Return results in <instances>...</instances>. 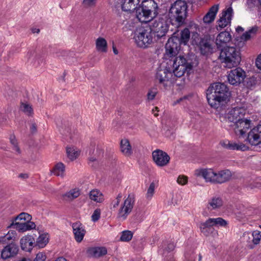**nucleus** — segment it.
<instances>
[{
    "label": "nucleus",
    "mask_w": 261,
    "mask_h": 261,
    "mask_svg": "<svg viewBox=\"0 0 261 261\" xmlns=\"http://www.w3.org/2000/svg\"><path fill=\"white\" fill-rule=\"evenodd\" d=\"M223 204V201L221 198L214 197L208 202V208L218 209L220 208Z\"/></svg>",
    "instance_id": "32"
},
{
    "label": "nucleus",
    "mask_w": 261,
    "mask_h": 261,
    "mask_svg": "<svg viewBox=\"0 0 261 261\" xmlns=\"http://www.w3.org/2000/svg\"><path fill=\"white\" fill-rule=\"evenodd\" d=\"M188 177L184 175H180L177 178V182L181 186L186 185L188 183Z\"/></svg>",
    "instance_id": "49"
},
{
    "label": "nucleus",
    "mask_w": 261,
    "mask_h": 261,
    "mask_svg": "<svg viewBox=\"0 0 261 261\" xmlns=\"http://www.w3.org/2000/svg\"><path fill=\"white\" fill-rule=\"evenodd\" d=\"M150 27L152 32H153L158 38L165 36L169 30L168 22L163 18H159L154 20Z\"/></svg>",
    "instance_id": "10"
},
{
    "label": "nucleus",
    "mask_w": 261,
    "mask_h": 261,
    "mask_svg": "<svg viewBox=\"0 0 261 261\" xmlns=\"http://www.w3.org/2000/svg\"><path fill=\"white\" fill-rule=\"evenodd\" d=\"M158 112H159L158 107H155L154 109L152 110V113H153L154 115L156 117L158 116V114L157 113Z\"/></svg>",
    "instance_id": "60"
},
{
    "label": "nucleus",
    "mask_w": 261,
    "mask_h": 261,
    "mask_svg": "<svg viewBox=\"0 0 261 261\" xmlns=\"http://www.w3.org/2000/svg\"><path fill=\"white\" fill-rule=\"evenodd\" d=\"M20 109L28 115H31L33 114V109L29 104L22 103L20 106Z\"/></svg>",
    "instance_id": "44"
},
{
    "label": "nucleus",
    "mask_w": 261,
    "mask_h": 261,
    "mask_svg": "<svg viewBox=\"0 0 261 261\" xmlns=\"http://www.w3.org/2000/svg\"><path fill=\"white\" fill-rule=\"evenodd\" d=\"M90 199L96 202H102L103 200V196L102 193L97 190H93L89 193Z\"/></svg>",
    "instance_id": "34"
},
{
    "label": "nucleus",
    "mask_w": 261,
    "mask_h": 261,
    "mask_svg": "<svg viewBox=\"0 0 261 261\" xmlns=\"http://www.w3.org/2000/svg\"><path fill=\"white\" fill-rule=\"evenodd\" d=\"M80 195V191L79 189L75 188L70 190L63 194L62 198L63 200L70 202L78 197Z\"/></svg>",
    "instance_id": "27"
},
{
    "label": "nucleus",
    "mask_w": 261,
    "mask_h": 261,
    "mask_svg": "<svg viewBox=\"0 0 261 261\" xmlns=\"http://www.w3.org/2000/svg\"><path fill=\"white\" fill-rule=\"evenodd\" d=\"M10 140L13 147L12 148L14 151L17 154L21 153V150L18 146L17 140H16L15 137L13 135H11L10 137Z\"/></svg>",
    "instance_id": "43"
},
{
    "label": "nucleus",
    "mask_w": 261,
    "mask_h": 261,
    "mask_svg": "<svg viewBox=\"0 0 261 261\" xmlns=\"http://www.w3.org/2000/svg\"><path fill=\"white\" fill-rule=\"evenodd\" d=\"M48 242V237L47 234H42L39 236L36 241V246L39 248H43L45 246Z\"/></svg>",
    "instance_id": "37"
},
{
    "label": "nucleus",
    "mask_w": 261,
    "mask_h": 261,
    "mask_svg": "<svg viewBox=\"0 0 261 261\" xmlns=\"http://www.w3.org/2000/svg\"><path fill=\"white\" fill-rule=\"evenodd\" d=\"M251 237L252 238L251 242L253 244H250L248 245V248L249 249H253L254 245H256L260 243L261 240V231L258 230L252 231Z\"/></svg>",
    "instance_id": "33"
},
{
    "label": "nucleus",
    "mask_w": 261,
    "mask_h": 261,
    "mask_svg": "<svg viewBox=\"0 0 261 261\" xmlns=\"http://www.w3.org/2000/svg\"><path fill=\"white\" fill-rule=\"evenodd\" d=\"M258 27L254 26L248 31L244 33L241 36V39L244 41H247L252 37H253L257 33Z\"/></svg>",
    "instance_id": "35"
},
{
    "label": "nucleus",
    "mask_w": 261,
    "mask_h": 261,
    "mask_svg": "<svg viewBox=\"0 0 261 261\" xmlns=\"http://www.w3.org/2000/svg\"><path fill=\"white\" fill-rule=\"evenodd\" d=\"M96 48L97 51L102 53L107 51V42L102 37L98 38L96 40Z\"/></svg>",
    "instance_id": "31"
},
{
    "label": "nucleus",
    "mask_w": 261,
    "mask_h": 261,
    "mask_svg": "<svg viewBox=\"0 0 261 261\" xmlns=\"http://www.w3.org/2000/svg\"><path fill=\"white\" fill-rule=\"evenodd\" d=\"M218 5L212 6L206 14L204 16L203 20L204 23H209L214 21L216 14L218 11Z\"/></svg>",
    "instance_id": "26"
},
{
    "label": "nucleus",
    "mask_w": 261,
    "mask_h": 261,
    "mask_svg": "<svg viewBox=\"0 0 261 261\" xmlns=\"http://www.w3.org/2000/svg\"><path fill=\"white\" fill-rule=\"evenodd\" d=\"M231 40L230 34L227 31L222 32L219 33L216 39V44L218 48H223L227 43Z\"/></svg>",
    "instance_id": "20"
},
{
    "label": "nucleus",
    "mask_w": 261,
    "mask_h": 261,
    "mask_svg": "<svg viewBox=\"0 0 261 261\" xmlns=\"http://www.w3.org/2000/svg\"><path fill=\"white\" fill-rule=\"evenodd\" d=\"M232 11V9L229 7L225 11L222 12V16L218 21L217 30H220L230 23Z\"/></svg>",
    "instance_id": "18"
},
{
    "label": "nucleus",
    "mask_w": 261,
    "mask_h": 261,
    "mask_svg": "<svg viewBox=\"0 0 261 261\" xmlns=\"http://www.w3.org/2000/svg\"><path fill=\"white\" fill-rule=\"evenodd\" d=\"M167 64L169 67H171V70L174 74V76L177 77H181L185 73L189 74L193 67L191 61L181 56L170 59Z\"/></svg>",
    "instance_id": "5"
},
{
    "label": "nucleus",
    "mask_w": 261,
    "mask_h": 261,
    "mask_svg": "<svg viewBox=\"0 0 261 261\" xmlns=\"http://www.w3.org/2000/svg\"><path fill=\"white\" fill-rule=\"evenodd\" d=\"M190 36V31L188 28L184 29L180 32V38L179 39L180 44H186L189 40Z\"/></svg>",
    "instance_id": "38"
},
{
    "label": "nucleus",
    "mask_w": 261,
    "mask_h": 261,
    "mask_svg": "<svg viewBox=\"0 0 261 261\" xmlns=\"http://www.w3.org/2000/svg\"><path fill=\"white\" fill-rule=\"evenodd\" d=\"M30 130L32 133H35L37 132V125L35 122H32L31 123Z\"/></svg>",
    "instance_id": "56"
},
{
    "label": "nucleus",
    "mask_w": 261,
    "mask_h": 261,
    "mask_svg": "<svg viewBox=\"0 0 261 261\" xmlns=\"http://www.w3.org/2000/svg\"><path fill=\"white\" fill-rule=\"evenodd\" d=\"M6 120H7V118L5 117H3L2 118V120H0V122H1V123H2L6 121Z\"/></svg>",
    "instance_id": "64"
},
{
    "label": "nucleus",
    "mask_w": 261,
    "mask_h": 261,
    "mask_svg": "<svg viewBox=\"0 0 261 261\" xmlns=\"http://www.w3.org/2000/svg\"><path fill=\"white\" fill-rule=\"evenodd\" d=\"M179 38L172 37L169 38L165 45V56L166 58L174 57L180 50Z\"/></svg>",
    "instance_id": "11"
},
{
    "label": "nucleus",
    "mask_w": 261,
    "mask_h": 261,
    "mask_svg": "<svg viewBox=\"0 0 261 261\" xmlns=\"http://www.w3.org/2000/svg\"><path fill=\"white\" fill-rule=\"evenodd\" d=\"M97 0H83L82 4L84 7L88 8L94 7L96 4Z\"/></svg>",
    "instance_id": "48"
},
{
    "label": "nucleus",
    "mask_w": 261,
    "mask_h": 261,
    "mask_svg": "<svg viewBox=\"0 0 261 261\" xmlns=\"http://www.w3.org/2000/svg\"><path fill=\"white\" fill-rule=\"evenodd\" d=\"M251 234H250V233L249 232H245L244 234H243V238L244 239V240H245L246 242H248V243H251Z\"/></svg>",
    "instance_id": "55"
},
{
    "label": "nucleus",
    "mask_w": 261,
    "mask_h": 261,
    "mask_svg": "<svg viewBox=\"0 0 261 261\" xmlns=\"http://www.w3.org/2000/svg\"><path fill=\"white\" fill-rule=\"evenodd\" d=\"M32 31L33 33H39L40 32V30L39 29L33 28L32 29Z\"/></svg>",
    "instance_id": "61"
},
{
    "label": "nucleus",
    "mask_w": 261,
    "mask_h": 261,
    "mask_svg": "<svg viewBox=\"0 0 261 261\" xmlns=\"http://www.w3.org/2000/svg\"><path fill=\"white\" fill-rule=\"evenodd\" d=\"M35 55V52L34 51H30L27 54V57L28 59H31V57Z\"/></svg>",
    "instance_id": "59"
},
{
    "label": "nucleus",
    "mask_w": 261,
    "mask_h": 261,
    "mask_svg": "<svg viewBox=\"0 0 261 261\" xmlns=\"http://www.w3.org/2000/svg\"><path fill=\"white\" fill-rule=\"evenodd\" d=\"M174 245L173 243H168L166 245V246H165L164 248H163V254H165L166 253L170 252L173 251L174 249Z\"/></svg>",
    "instance_id": "52"
},
{
    "label": "nucleus",
    "mask_w": 261,
    "mask_h": 261,
    "mask_svg": "<svg viewBox=\"0 0 261 261\" xmlns=\"http://www.w3.org/2000/svg\"><path fill=\"white\" fill-rule=\"evenodd\" d=\"M133 237V233L129 230H125L122 232L120 238L122 241L128 242L130 241Z\"/></svg>",
    "instance_id": "45"
},
{
    "label": "nucleus",
    "mask_w": 261,
    "mask_h": 261,
    "mask_svg": "<svg viewBox=\"0 0 261 261\" xmlns=\"http://www.w3.org/2000/svg\"><path fill=\"white\" fill-rule=\"evenodd\" d=\"M101 210L99 208H96L91 216V219L93 222L98 221L100 217Z\"/></svg>",
    "instance_id": "50"
},
{
    "label": "nucleus",
    "mask_w": 261,
    "mask_h": 261,
    "mask_svg": "<svg viewBox=\"0 0 261 261\" xmlns=\"http://www.w3.org/2000/svg\"><path fill=\"white\" fill-rule=\"evenodd\" d=\"M153 35L150 26H141L136 30L134 38L139 47L146 48L152 43Z\"/></svg>",
    "instance_id": "6"
},
{
    "label": "nucleus",
    "mask_w": 261,
    "mask_h": 261,
    "mask_svg": "<svg viewBox=\"0 0 261 261\" xmlns=\"http://www.w3.org/2000/svg\"><path fill=\"white\" fill-rule=\"evenodd\" d=\"M230 96L227 86L223 83L213 84L207 90L206 97L208 104L215 109L219 108Z\"/></svg>",
    "instance_id": "1"
},
{
    "label": "nucleus",
    "mask_w": 261,
    "mask_h": 261,
    "mask_svg": "<svg viewBox=\"0 0 261 261\" xmlns=\"http://www.w3.org/2000/svg\"><path fill=\"white\" fill-rule=\"evenodd\" d=\"M228 148L233 150H240L242 151L246 150L248 149V147L245 144L240 143H237L234 142L229 143L228 144Z\"/></svg>",
    "instance_id": "39"
},
{
    "label": "nucleus",
    "mask_w": 261,
    "mask_h": 261,
    "mask_svg": "<svg viewBox=\"0 0 261 261\" xmlns=\"http://www.w3.org/2000/svg\"><path fill=\"white\" fill-rule=\"evenodd\" d=\"M66 152L68 157L72 161L75 160L79 155V152L74 147H67Z\"/></svg>",
    "instance_id": "40"
},
{
    "label": "nucleus",
    "mask_w": 261,
    "mask_h": 261,
    "mask_svg": "<svg viewBox=\"0 0 261 261\" xmlns=\"http://www.w3.org/2000/svg\"><path fill=\"white\" fill-rule=\"evenodd\" d=\"M121 8L124 11H132L136 9L139 0H121Z\"/></svg>",
    "instance_id": "25"
},
{
    "label": "nucleus",
    "mask_w": 261,
    "mask_h": 261,
    "mask_svg": "<svg viewBox=\"0 0 261 261\" xmlns=\"http://www.w3.org/2000/svg\"><path fill=\"white\" fill-rule=\"evenodd\" d=\"M65 171V165L61 162L57 163L52 170H50L51 173L57 176L63 177Z\"/></svg>",
    "instance_id": "29"
},
{
    "label": "nucleus",
    "mask_w": 261,
    "mask_h": 261,
    "mask_svg": "<svg viewBox=\"0 0 261 261\" xmlns=\"http://www.w3.org/2000/svg\"><path fill=\"white\" fill-rule=\"evenodd\" d=\"M46 256L44 253L39 252L33 261H45Z\"/></svg>",
    "instance_id": "53"
},
{
    "label": "nucleus",
    "mask_w": 261,
    "mask_h": 261,
    "mask_svg": "<svg viewBox=\"0 0 261 261\" xmlns=\"http://www.w3.org/2000/svg\"><path fill=\"white\" fill-rule=\"evenodd\" d=\"M12 227L20 232H24L35 228L36 225L33 222H23L14 220L11 224Z\"/></svg>",
    "instance_id": "19"
},
{
    "label": "nucleus",
    "mask_w": 261,
    "mask_h": 261,
    "mask_svg": "<svg viewBox=\"0 0 261 261\" xmlns=\"http://www.w3.org/2000/svg\"><path fill=\"white\" fill-rule=\"evenodd\" d=\"M32 217L30 215L25 213H21L18 215L15 219V221H20L23 222H31Z\"/></svg>",
    "instance_id": "41"
},
{
    "label": "nucleus",
    "mask_w": 261,
    "mask_h": 261,
    "mask_svg": "<svg viewBox=\"0 0 261 261\" xmlns=\"http://www.w3.org/2000/svg\"><path fill=\"white\" fill-rule=\"evenodd\" d=\"M213 227L210 218L208 219L205 222L201 223L200 224V231L205 236H208L213 233H217V232Z\"/></svg>",
    "instance_id": "23"
},
{
    "label": "nucleus",
    "mask_w": 261,
    "mask_h": 261,
    "mask_svg": "<svg viewBox=\"0 0 261 261\" xmlns=\"http://www.w3.org/2000/svg\"><path fill=\"white\" fill-rule=\"evenodd\" d=\"M19 248L14 243H9L5 246L1 251V257L4 259H7L16 256L18 252Z\"/></svg>",
    "instance_id": "16"
},
{
    "label": "nucleus",
    "mask_w": 261,
    "mask_h": 261,
    "mask_svg": "<svg viewBox=\"0 0 261 261\" xmlns=\"http://www.w3.org/2000/svg\"><path fill=\"white\" fill-rule=\"evenodd\" d=\"M187 4L182 0H177L173 4L169 10L171 19H175L178 23H183L187 16Z\"/></svg>",
    "instance_id": "7"
},
{
    "label": "nucleus",
    "mask_w": 261,
    "mask_h": 261,
    "mask_svg": "<svg viewBox=\"0 0 261 261\" xmlns=\"http://www.w3.org/2000/svg\"><path fill=\"white\" fill-rule=\"evenodd\" d=\"M87 253L90 257L99 258L107 253V249L105 247H90L87 249Z\"/></svg>",
    "instance_id": "22"
},
{
    "label": "nucleus",
    "mask_w": 261,
    "mask_h": 261,
    "mask_svg": "<svg viewBox=\"0 0 261 261\" xmlns=\"http://www.w3.org/2000/svg\"><path fill=\"white\" fill-rule=\"evenodd\" d=\"M220 50L219 59L225 67L232 68L238 66L241 61L239 49L234 46H226Z\"/></svg>",
    "instance_id": "3"
},
{
    "label": "nucleus",
    "mask_w": 261,
    "mask_h": 261,
    "mask_svg": "<svg viewBox=\"0 0 261 261\" xmlns=\"http://www.w3.org/2000/svg\"><path fill=\"white\" fill-rule=\"evenodd\" d=\"M245 77L246 72L242 68L238 67L228 72L227 79L231 85L237 86L242 83Z\"/></svg>",
    "instance_id": "12"
},
{
    "label": "nucleus",
    "mask_w": 261,
    "mask_h": 261,
    "mask_svg": "<svg viewBox=\"0 0 261 261\" xmlns=\"http://www.w3.org/2000/svg\"><path fill=\"white\" fill-rule=\"evenodd\" d=\"M18 261H31L30 259L28 258H26V257H22V258H21L20 259H19V260Z\"/></svg>",
    "instance_id": "62"
},
{
    "label": "nucleus",
    "mask_w": 261,
    "mask_h": 261,
    "mask_svg": "<svg viewBox=\"0 0 261 261\" xmlns=\"http://www.w3.org/2000/svg\"><path fill=\"white\" fill-rule=\"evenodd\" d=\"M122 197V195L121 193L117 195L116 199L112 201L111 205H112L113 208H116L119 205Z\"/></svg>",
    "instance_id": "51"
},
{
    "label": "nucleus",
    "mask_w": 261,
    "mask_h": 261,
    "mask_svg": "<svg viewBox=\"0 0 261 261\" xmlns=\"http://www.w3.org/2000/svg\"><path fill=\"white\" fill-rule=\"evenodd\" d=\"M113 50L114 53L115 55H117L118 54V51L115 47H114V46L113 47Z\"/></svg>",
    "instance_id": "63"
},
{
    "label": "nucleus",
    "mask_w": 261,
    "mask_h": 261,
    "mask_svg": "<svg viewBox=\"0 0 261 261\" xmlns=\"http://www.w3.org/2000/svg\"><path fill=\"white\" fill-rule=\"evenodd\" d=\"M16 240V232L15 231H9L6 235L0 237V242H13Z\"/></svg>",
    "instance_id": "36"
},
{
    "label": "nucleus",
    "mask_w": 261,
    "mask_h": 261,
    "mask_svg": "<svg viewBox=\"0 0 261 261\" xmlns=\"http://www.w3.org/2000/svg\"><path fill=\"white\" fill-rule=\"evenodd\" d=\"M18 177L22 179H25L29 177V175L27 173H20L19 174Z\"/></svg>",
    "instance_id": "58"
},
{
    "label": "nucleus",
    "mask_w": 261,
    "mask_h": 261,
    "mask_svg": "<svg viewBox=\"0 0 261 261\" xmlns=\"http://www.w3.org/2000/svg\"><path fill=\"white\" fill-rule=\"evenodd\" d=\"M135 201V196L133 194H129L121 204L118 212L117 217L120 220H125L128 215L131 213L134 206Z\"/></svg>",
    "instance_id": "9"
},
{
    "label": "nucleus",
    "mask_w": 261,
    "mask_h": 261,
    "mask_svg": "<svg viewBox=\"0 0 261 261\" xmlns=\"http://www.w3.org/2000/svg\"><path fill=\"white\" fill-rule=\"evenodd\" d=\"M152 156L153 161L159 167L167 166L170 160L167 153L160 149L153 151L152 153Z\"/></svg>",
    "instance_id": "13"
},
{
    "label": "nucleus",
    "mask_w": 261,
    "mask_h": 261,
    "mask_svg": "<svg viewBox=\"0 0 261 261\" xmlns=\"http://www.w3.org/2000/svg\"><path fill=\"white\" fill-rule=\"evenodd\" d=\"M176 77V76H174V74L171 70V67L169 66L165 69H159L156 74V80L166 89L175 82Z\"/></svg>",
    "instance_id": "8"
},
{
    "label": "nucleus",
    "mask_w": 261,
    "mask_h": 261,
    "mask_svg": "<svg viewBox=\"0 0 261 261\" xmlns=\"http://www.w3.org/2000/svg\"><path fill=\"white\" fill-rule=\"evenodd\" d=\"M251 120L242 118L234 125H230L233 127L236 135L239 137H243L251 127Z\"/></svg>",
    "instance_id": "14"
},
{
    "label": "nucleus",
    "mask_w": 261,
    "mask_h": 261,
    "mask_svg": "<svg viewBox=\"0 0 261 261\" xmlns=\"http://www.w3.org/2000/svg\"><path fill=\"white\" fill-rule=\"evenodd\" d=\"M247 141L252 145L261 143V125L254 127L248 134Z\"/></svg>",
    "instance_id": "15"
},
{
    "label": "nucleus",
    "mask_w": 261,
    "mask_h": 261,
    "mask_svg": "<svg viewBox=\"0 0 261 261\" xmlns=\"http://www.w3.org/2000/svg\"><path fill=\"white\" fill-rule=\"evenodd\" d=\"M158 9V5L153 0H144L136 10L137 17L141 22H148L157 16Z\"/></svg>",
    "instance_id": "4"
},
{
    "label": "nucleus",
    "mask_w": 261,
    "mask_h": 261,
    "mask_svg": "<svg viewBox=\"0 0 261 261\" xmlns=\"http://www.w3.org/2000/svg\"><path fill=\"white\" fill-rule=\"evenodd\" d=\"M120 149L122 153L125 156H130L133 153L132 146L129 142L126 139H124L121 140L120 143Z\"/></svg>",
    "instance_id": "28"
},
{
    "label": "nucleus",
    "mask_w": 261,
    "mask_h": 261,
    "mask_svg": "<svg viewBox=\"0 0 261 261\" xmlns=\"http://www.w3.org/2000/svg\"><path fill=\"white\" fill-rule=\"evenodd\" d=\"M72 228L75 240L77 242H81L86 233L84 226L81 223L76 222L72 224Z\"/></svg>",
    "instance_id": "21"
},
{
    "label": "nucleus",
    "mask_w": 261,
    "mask_h": 261,
    "mask_svg": "<svg viewBox=\"0 0 261 261\" xmlns=\"http://www.w3.org/2000/svg\"><path fill=\"white\" fill-rule=\"evenodd\" d=\"M158 93V90L156 89H149L147 94V100L151 101L153 100Z\"/></svg>",
    "instance_id": "47"
},
{
    "label": "nucleus",
    "mask_w": 261,
    "mask_h": 261,
    "mask_svg": "<svg viewBox=\"0 0 261 261\" xmlns=\"http://www.w3.org/2000/svg\"><path fill=\"white\" fill-rule=\"evenodd\" d=\"M255 63L257 67L261 70V54L257 58Z\"/></svg>",
    "instance_id": "57"
},
{
    "label": "nucleus",
    "mask_w": 261,
    "mask_h": 261,
    "mask_svg": "<svg viewBox=\"0 0 261 261\" xmlns=\"http://www.w3.org/2000/svg\"><path fill=\"white\" fill-rule=\"evenodd\" d=\"M192 96L191 95L184 96L183 97L177 99L174 103L175 104L179 103L181 101H186L187 100H189L190 98H191Z\"/></svg>",
    "instance_id": "54"
},
{
    "label": "nucleus",
    "mask_w": 261,
    "mask_h": 261,
    "mask_svg": "<svg viewBox=\"0 0 261 261\" xmlns=\"http://www.w3.org/2000/svg\"><path fill=\"white\" fill-rule=\"evenodd\" d=\"M213 226H224L227 224L226 221L223 218L218 217L217 218H210Z\"/></svg>",
    "instance_id": "42"
},
{
    "label": "nucleus",
    "mask_w": 261,
    "mask_h": 261,
    "mask_svg": "<svg viewBox=\"0 0 261 261\" xmlns=\"http://www.w3.org/2000/svg\"><path fill=\"white\" fill-rule=\"evenodd\" d=\"M195 175L197 177L203 178L206 182L222 184L230 180L232 174L228 169L216 172L212 168H200L195 171Z\"/></svg>",
    "instance_id": "2"
},
{
    "label": "nucleus",
    "mask_w": 261,
    "mask_h": 261,
    "mask_svg": "<svg viewBox=\"0 0 261 261\" xmlns=\"http://www.w3.org/2000/svg\"><path fill=\"white\" fill-rule=\"evenodd\" d=\"M199 48L201 54L203 55H206L209 53H212L213 51L211 45L206 40L202 39L200 41Z\"/></svg>",
    "instance_id": "30"
},
{
    "label": "nucleus",
    "mask_w": 261,
    "mask_h": 261,
    "mask_svg": "<svg viewBox=\"0 0 261 261\" xmlns=\"http://www.w3.org/2000/svg\"><path fill=\"white\" fill-rule=\"evenodd\" d=\"M244 110L241 108L236 107L230 110L226 115V120L234 125L240 120L244 115Z\"/></svg>",
    "instance_id": "17"
},
{
    "label": "nucleus",
    "mask_w": 261,
    "mask_h": 261,
    "mask_svg": "<svg viewBox=\"0 0 261 261\" xmlns=\"http://www.w3.org/2000/svg\"><path fill=\"white\" fill-rule=\"evenodd\" d=\"M34 239L32 236H24L20 241L21 248L26 251H30L32 249Z\"/></svg>",
    "instance_id": "24"
},
{
    "label": "nucleus",
    "mask_w": 261,
    "mask_h": 261,
    "mask_svg": "<svg viewBox=\"0 0 261 261\" xmlns=\"http://www.w3.org/2000/svg\"><path fill=\"white\" fill-rule=\"evenodd\" d=\"M154 190L155 184L154 182H151L147 189V193L146 195L147 199H150L152 197L154 193Z\"/></svg>",
    "instance_id": "46"
}]
</instances>
